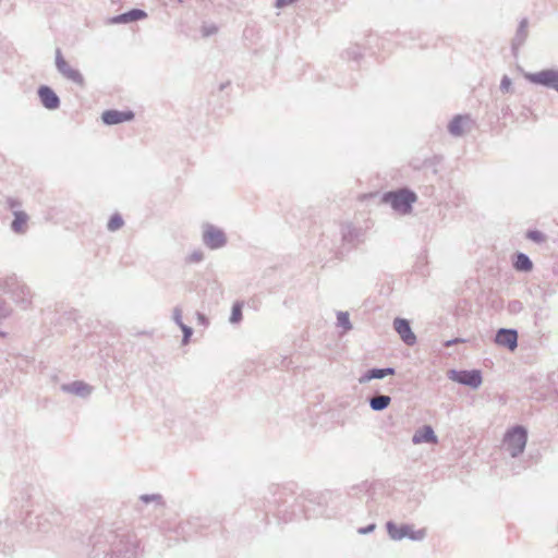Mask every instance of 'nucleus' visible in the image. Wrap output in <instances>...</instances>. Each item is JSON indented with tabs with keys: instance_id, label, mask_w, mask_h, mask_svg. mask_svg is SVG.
I'll return each mask as SVG.
<instances>
[{
	"instance_id": "obj_25",
	"label": "nucleus",
	"mask_w": 558,
	"mask_h": 558,
	"mask_svg": "<svg viewBox=\"0 0 558 558\" xmlns=\"http://www.w3.org/2000/svg\"><path fill=\"white\" fill-rule=\"evenodd\" d=\"M140 500L144 504L155 502L157 506H165L163 498L160 494H144L140 496Z\"/></svg>"
},
{
	"instance_id": "obj_17",
	"label": "nucleus",
	"mask_w": 558,
	"mask_h": 558,
	"mask_svg": "<svg viewBox=\"0 0 558 558\" xmlns=\"http://www.w3.org/2000/svg\"><path fill=\"white\" fill-rule=\"evenodd\" d=\"M147 16V13L141 9H132L125 13L119 14L111 19V23L113 24H126L130 22H135L143 20Z\"/></svg>"
},
{
	"instance_id": "obj_5",
	"label": "nucleus",
	"mask_w": 558,
	"mask_h": 558,
	"mask_svg": "<svg viewBox=\"0 0 558 558\" xmlns=\"http://www.w3.org/2000/svg\"><path fill=\"white\" fill-rule=\"evenodd\" d=\"M447 377L452 381L468 386L472 389H477L483 383L482 373L478 369H449L447 372Z\"/></svg>"
},
{
	"instance_id": "obj_29",
	"label": "nucleus",
	"mask_w": 558,
	"mask_h": 558,
	"mask_svg": "<svg viewBox=\"0 0 558 558\" xmlns=\"http://www.w3.org/2000/svg\"><path fill=\"white\" fill-rule=\"evenodd\" d=\"M172 319L180 327L184 323L182 322V310L180 307H174L172 312Z\"/></svg>"
},
{
	"instance_id": "obj_30",
	"label": "nucleus",
	"mask_w": 558,
	"mask_h": 558,
	"mask_svg": "<svg viewBox=\"0 0 558 558\" xmlns=\"http://www.w3.org/2000/svg\"><path fill=\"white\" fill-rule=\"evenodd\" d=\"M204 259V254L202 251H195L193 252L189 257H187V262L189 263H199Z\"/></svg>"
},
{
	"instance_id": "obj_11",
	"label": "nucleus",
	"mask_w": 558,
	"mask_h": 558,
	"mask_svg": "<svg viewBox=\"0 0 558 558\" xmlns=\"http://www.w3.org/2000/svg\"><path fill=\"white\" fill-rule=\"evenodd\" d=\"M41 105L48 110H56L60 107V98L49 86L43 85L37 90Z\"/></svg>"
},
{
	"instance_id": "obj_32",
	"label": "nucleus",
	"mask_w": 558,
	"mask_h": 558,
	"mask_svg": "<svg viewBox=\"0 0 558 558\" xmlns=\"http://www.w3.org/2000/svg\"><path fill=\"white\" fill-rule=\"evenodd\" d=\"M510 86H511V80L507 75H505L500 82V90L508 92Z\"/></svg>"
},
{
	"instance_id": "obj_35",
	"label": "nucleus",
	"mask_w": 558,
	"mask_h": 558,
	"mask_svg": "<svg viewBox=\"0 0 558 558\" xmlns=\"http://www.w3.org/2000/svg\"><path fill=\"white\" fill-rule=\"evenodd\" d=\"M375 527H376L375 524H369L365 527H360L357 532L360 534H368V533L373 532L375 530Z\"/></svg>"
},
{
	"instance_id": "obj_1",
	"label": "nucleus",
	"mask_w": 558,
	"mask_h": 558,
	"mask_svg": "<svg viewBox=\"0 0 558 558\" xmlns=\"http://www.w3.org/2000/svg\"><path fill=\"white\" fill-rule=\"evenodd\" d=\"M416 201V194L409 189L387 192L381 197L383 203L389 204L393 210L402 215L410 214Z\"/></svg>"
},
{
	"instance_id": "obj_34",
	"label": "nucleus",
	"mask_w": 558,
	"mask_h": 558,
	"mask_svg": "<svg viewBox=\"0 0 558 558\" xmlns=\"http://www.w3.org/2000/svg\"><path fill=\"white\" fill-rule=\"evenodd\" d=\"M463 342H465V340L462 339V338H453V339L445 340L441 343V345H444V347H451V345L463 343Z\"/></svg>"
},
{
	"instance_id": "obj_33",
	"label": "nucleus",
	"mask_w": 558,
	"mask_h": 558,
	"mask_svg": "<svg viewBox=\"0 0 558 558\" xmlns=\"http://www.w3.org/2000/svg\"><path fill=\"white\" fill-rule=\"evenodd\" d=\"M196 319H197V324L202 325L204 327L208 326V324H209L207 316L201 312L196 313Z\"/></svg>"
},
{
	"instance_id": "obj_16",
	"label": "nucleus",
	"mask_w": 558,
	"mask_h": 558,
	"mask_svg": "<svg viewBox=\"0 0 558 558\" xmlns=\"http://www.w3.org/2000/svg\"><path fill=\"white\" fill-rule=\"evenodd\" d=\"M437 441V436L435 435L434 429L429 425H424L423 427L418 428L412 436V442L414 445L423 442L436 444Z\"/></svg>"
},
{
	"instance_id": "obj_12",
	"label": "nucleus",
	"mask_w": 558,
	"mask_h": 558,
	"mask_svg": "<svg viewBox=\"0 0 558 558\" xmlns=\"http://www.w3.org/2000/svg\"><path fill=\"white\" fill-rule=\"evenodd\" d=\"M396 374V369L393 367H385V368H369L363 372L357 381L361 385L368 384L372 380L375 379H384L387 376H392Z\"/></svg>"
},
{
	"instance_id": "obj_27",
	"label": "nucleus",
	"mask_w": 558,
	"mask_h": 558,
	"mask_svg": "<svg viewBox=\"0 0 558 558\" xmlns=\"http://www.w3.org/2000/svg\"><path fill=\"white\" fill-rule=\"evenodd\" d=\"M526 238L536 242V243H541L545 240V235L538 231V230H530L527 231L526 233Z\"/></svg>"
},
{
	"instance_id": "obj_31",
	"label": "nucleus",
	"mask_w": 558,
	"mask_h": 558,
	"mask_svg": "<svg viewBox=\"0 0 558 558\" xmlns=\"http://www.w3.org/2000/svg\"><path fill=\"white\" fill-rule=\"evenodd\" d=\"M63 319L65 320H73V322H76L77 318H78V312L74 308L68 311V312H64V314L62 315Z\"/></svg>"
},
{
	"instance_id": "obj_21",
	"label": "nucleus",
	"mask_w": 558,
	"mask_h": 558,
	"mask_svg": "<svg viewBox=\"0 0 558 558\" xmlns=\"http://www.w3.org/2000/svg\"><path fill=\"white\" fill-rule=\"evenodd\" d=\"M27 220L28 216L24 211H14V219L11 223L12 230L15 233H24Z\"/></svg>"
},
{
	"instance_id": "obj_24",
	"label": "nucleus",
	"mask_w": 558,
	"mask_h": 558,
	"mask_svg": "<svg viewBox=\"0 0 558 558\" xmlns=\"http://www.w3.org/2000/svg\"><path fill=\"white\" fill-rule=\"evenodd\" d=\"M337 326L348 331L352 328L349 313L348 312H338L337 313Z\"/></svg>"
},
{
	"instance_id": "obj_4",
	"label": "nucleus",
	"mask_w": 558,
	"mask_h": 558,
	"mask_svg": "<svg viewBox=\"0 0 558 558\" xmlns=\"http://www.w3.org/2000/svg\"><path fill=\"white\" fill-rule=\"evenodd\" d=\"M386 529L389 537L393 541L409 538L411 541L421 542L426 537L425 529L414 530L410 524L398 525L392 521H388Z\"/></svg>"
},
{
	"instance_id": "obj_2",
	"label": "nucleus",
	"mask_w": 558,
	"mask_h": 558,
	"mask_svg": "<svg viewBox=\"0 0 558 558\" xmlns=\"http://www.w3.org/2000/svg\"><path fill=\"white\" fill-rule=\"evenodd\" d=\"M526 441V429L523 426H514L506 433L504 447L512 458H517L524 451Z\"/></svg>"
},
{
	"instance_id": "obj_19",
	"label": "nucleus",
	"mask_w": 558,
	"mask_h": 558,
	"mask_svg": "<svg viewBox=\"0 0 558 558\" xmlns=\"http://www.w3.org/2000/svg\"><path fill=\"white\" fill-rule=\"evenodd\" d=\"M513 267L518 271L529 272L533 269V263L526 254L517 253L513 257Z\"/></svg>"
},
{
	"instance_id": "obj_13",
	"label": "nucleus",
	"mask_w": 558,
	"mask_h": 558,
	"mask_svg": "<svg viewBox=\"0 0 558 558\" xmlns=\"http://www.w3.org/2000/svg\"><path fill=\"white\" fill-rule=\"evenodd\" d=\"M496 344L506 347L507 349H517L518 332L515 329L501 328L495 336Z\"/></svg>"
},
{
	"instance_id": "obj_22",
	"label": "nucleus",
	"mask_w": 558,
	"mask_h": 558,
	"mask_svg": "<svg viewBox=\"0 0 558 558\" xmlns=\"http://www.w3.org/2000/svg\"><path fill=\"white\" fill-rule=\"evenodd\" d=\"M526 36H527V21L525 19H523L520 22L517 34L513 38V44H512L513 49H517L519 46H521L524 43Z\"/></svg>"
},
{
	"instance_id": "obj_18",
	"label": "nucleus",
	"mask_w": 558,
	"mask_h": 558,
	"mask_svg": "<svg viewBox=\"0 0 558 558\" xmlns=\"http://www.w3.org/2000/svg\"><path fill=\"white\" fill-rule=\"evenodd\" d=\"M342 240L349 244H354L361 240V230L355 228L352 223L345 222L341 226Z\"/></svg>"
},
{
	"instance_id": "obj_20",
	"label": "nucleus",
	"mask_w": 558,
	"mask_h": 558,
	"mask_svg": "<svg viewBox=\"0 0 558 558\" xmlns=\"http://www.w3.org/2000/svg\"><path fill=\"white\" fill-rule=\"evenodd\" d=\"M391 398L387 395H376L369 399V407L373 411H383L389 407Z\"/></svg>"
},
{
	"instance_id": "obj_9",
	"label": "nucleus",
	"mask_w": 558,
	"mask_h": 558,
	"mask_svg": "<svg viewBox=\"0 0 558 558\" xmlns=\"http://www.w3.org/2000/svg\"><path fill=\"white\" fill-rule=\"evenodd\" d=\"M393 328L407 345L412 347L415 344L416 337L413 333L408 319L396 318L393 320Z\"/></svg>"
},
{
	"instance_id": "obj_26",
	"label": "nucleus",
	"mask_w": 558,
	"mask_h": 558,
	"mask_svg": "<svg viewBox=\"0 0 558 558\" xmlns=\"http://www.w3.org/2000/svg\"><path fill=\"white\" fill-rule=\"evenodd\" d=\"M123 219L119 214H114L110 217L107 228L109 231L113 232L119 230L123 226Z\"/></svg>"
},
{
	"instance_id": "obj_28",
	"label": "nucleus",
	"mask_w": 558,
	"mask_h": 558,
	"mask_svg": "<svg viewBox=\"0 0 558 558\" xmlns=\"http://www.w3.org/2000/svg\"><path fill=\"white\" fill-rule=\"evenodd\" d=\"M180 328L183 332L182 344L186 345L189 343V340H190L192 333H193V329L185 324L181 325Z\"/></svg>"
},
{
	"instance_id": "obj_23",
	"label": "nucleus",
	"mask_w": 558,
	"mask_h": 558,
	"mask_svg": "<svg viewBox=\"0 0 558 558\" xmlns=\"http://www.w3.org/2000/svg\"><path fill=\"white\" fill-rule=\"evenodd\" d=\"M242 307H243V304L241 302H235L232 305L231 315L229 318V322L232 325L239 324L242 320V317H243L242 316Z\"/></svg>"
},
{
	"instance_id": "obj_7",
	"label": "nucleus",
	"mask_w": 558,
	"mask_h": 558,
	"mask_svg": "<svg viewBox=\"0 0 558 558\" xmlns=\"http://www.w3.org/2000/svg\"><path fill=\"white\" fill-rule=\"evenodd\" d=\"M524 77L536 85L553 88L558 92V71L543 70L536 73H525Z\"/></svg>"
},
{
	"instance_id": "obj_15",
	"label": "nucleus",
	"mask_w": 558,
	"mask_h": 558,
	"mask_svg": "<svg viewBox=\"0 0 558 558\" xmlns=\"http://www.w3.org/2000/svg\"><path fill=\"white\" fill-rule=\"evenodd\" d=\"M471 120L469 116H456L448 124L449 133L454 137H460L465 133V128L470 129Z\"/></svg>"
},
{
	"instance_id": "obj_36",
	"label": "nucleus",
	"mask_w": 558,
	"mask_h": 558,
	"mask_svg": "<svg viewBox=\"0 0 558 558\" xmlns=\"http://www.w3.org/2000/svg\"><path fill=\"white\" fill-rule=\"evenodd\" d=\"M296 0H277L276 1V7L277 8H283V7H287V5H290L292 4L293 2H295Z\"/></svg>"
},
{
	"instance_id": "obj_10",
	"label": "nucleus",
	"mask_w": 558,
	"mask_h": 558,
	"mask_svg": "<svg viewBox=\"0 0 558 558\" xmlns=\"http://www.w3.org/2000/svg\"><path fill=\"white\" fill-rule=\"evenodd\" d=\"M134 119V112L131 110L119 111V110H106L101 114V120L107 125H114L122 122L132 121Z\"/></svg>"
},
{
	"instance_id": "obj_6",
	"label": "nucleus",
	"mask_w": 558,
	"mask_h": 558,
	"mask_svg": "<svg viewBox=\"0 0 558 558\" xmlns=\"http://www.w3.org/2000/svg\"><path fill=\"white\" fill-rule=\"evenodd\" d=\"M203 242L208 248L218 250L227 244V238L221 229L206 223L203 227Z\"/></svg>"
},
{
	"instance_id": "obj_14",
	"label": "nucleus",
	"mask_w": 558,
	"mask_h": 558,
	"mask_svg": "<svg viewBox=\"0 0 558 558\" xmlns=\"http://www.w3.org/2000/svg\"><path fill=\"white\" fill-rule=\"evenodd\" d=\"M61 390L65 393L74 395L80 398H87L92 393L93 388L84 381L76 380L61 385Z\"/></svg>"
},
{
	"instance_id": "obj_3",
	"label": "nucleus",
	"mask_w": 558,
	"mask_h": 558,
	"mask_svg": "<svg viewBox=\"0 0 558 558\" xmlns=\"http://www.w3.org/2000/svg\"><path fill=\"white\" fill-rule=\"evenodd\" d=\"M5 291L21 308L25 310L32 304V290L24 282L10 278L5 281Z\"/></svg>"
},
{
	"instance_id": "obj_8",
	"label": "nucleus",
	"mask_w": 558,
	"mask_h": 558,
	"mask_svg": "<svg viewBox=\"0 0 558 558\" xmlns=\"http://www.w3.org/2000/svg\"><path fill=\"white\" fill-rule=\"evenodd\" d=\"M56 68L58 70V72L66 80L71 81L77 85L84 84V77H83L82 73L78 70L73 69L64 60L60 49L56 50Z\"/></svg>"
}]
</instances>
